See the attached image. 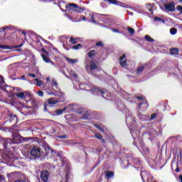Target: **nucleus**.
<instances>
[{"mask_svg":"<svg viewBox=\"0 0 182 182\" xmlns=\"http://www.w3.org/2000/svg\"><path fill=\"white\" fill-rule=\"evenodd\" d=\"M68 72L70 76L74 77L73 85L75 90H86L87 92H91L92 95H96L97 96L101 95L104 99H107V97H109L107 96L109 92L106 90L97 88L92 85V84H82L79 81V76H77V74H76L75 70H70Z\"/></svg>","mask_w":182,"mask_h":182,"instance_id":"f257e3e1","label":"nucleus"},{"mask_svg":"<svg viewBox=\"0 0 182 182\" xmlns=\"http://www.w3.org/2000/svg\"><path fill=\"white\" fill-rule=\"evenodd\" d=\"M30 85H36V86H38V87H41L43 90H52L53 89L57 93H60V88H59V85L58 84V82L56 80L53 79L52 83L50 84V86H49V83L45 84L43 81L36 78L33 80L32 81H28Z\"/></svg>","mask_w":182,"mask_h":182,"instance_id":"f03ea898","label":"nucleus"},{"mask_svg":"<svg viewBox=\"0 0 182 182\" xmlns=\"http://www.w3.org/2000/svg\"><path fill=\"white\" fill-rule=\"evenodd\" d=\"M22 140V136L18 133L13 134V139L9 138L4 139L0 136V144H3L5 149H8L11 144H21Z\"/></svg>","mask_w":182,"mask_h":182,"instance_id":"7ed1b4c3","label":"nucleus"},{"mask_svg":"<svg viewBox=\"0 0 182 182\" xmlns=\"http://www.w3.org/2000/svg\"><path fill=\"white\" fill-rule=\"evenodd\" d=\"M127 124L129 127L130 133L133 137L136 140V139H139V136H140V132L137 129H134L133 126H136V119H134L131 116L127 117Z\"/></svg>","mask_w":182,"mask_h":182,"instance_id":"20e7f679","label":"nucleus"},{"mask_svg":"<svg viewBox=\"0 0 182 182\" xmlns=\"http://www.w3.org/2000/svg\"><path fill=\"white\" fill-rule=\"evenodd\" d=\"M66 109H69L72 112H75V113H77V114H82L83 113V107L76 105V104H70L67 107L62 109H58L55 111L56 114L58 116L60 114H63L65 112H66Z\"/></svg>","mask_w":182,"mask_h":182,"instance_id":"39448f33","label":"nucleus"},{"mask_svg":"<svg viewBox=\"0 0 182 182\" xmlns=\"http://www.w3.org/2000/svg\"><path fill=\"white\" fill-rule=\"evenodd\" d=\"M30 154L34 159H45L46 154L39 146H33L30 150Z\"/></svg>","mask_w":182,"mask_h":182,"instance_id":"423d86ee","label":"nucleus"},{"mask_svg":"<svg viewBox=\"0 0 182 182\" xmlns=\"http://www.w3.org/2000/svg\"><path fill=\"white\" fill-rule=\"evenodd\" d=\"M65 8L68 11H73V12H75L76 14H82L85 11V8L80 7L75 3H69L65 6Z\"/></svg>","mask_w":182,"mask_h":182,"instance_id":"0eeeda50","label":"nucleus"},{"mask_svg":"<svg viewBox=\"0 0 182 182\" xmlns=\"http://www.w3.org/2000/svg\"><path fill=\"white\" fill-rule=\"evenodd\" d=\"M85 69L88 73L91 75L93 74V72L97 69V65H96V63L93 60H90L86 58L85 60Z\"/></svg>","mask_w":182,"mask_h":182,"instance_id":"6e6552de","label":"nucleus"},{"mask_svg":"<svg viewBox=\"0 0 182 182\" xmlns=\"http://www.w3.org/2000/svg\"><path fill=\"white\" fill-rule=\"evenodd\" d=\"M60 102H65V96L60 93V95L55 97H51L48 100V105H56Z\"/></svg>","mask_w":182,"mask_h":182,"instance_id":"1a4fd4ad","label":"nucleus"},{"mask_svg":"<svg viewBox=\"0 0 182 182\" xmlns=\"http://www.w3.org/2000/svg\"><path fill=\"white\" fill-rule=\"evenodd\" d=\"M49 172L46 170L41 171V178L43 182L49 181Z\"/></svg>","mask_w":182,"mask_h":182,"instance_id":"9d476101","label":"nucleus"},{"mask_svg":"<svg viewBox=\"0 0 182 182\" xmlns=\"http://www.w3.org/2000/svg\"><path fill=\"white\" fill-rule=\"evenodd\" d=\"M162 129L161 127H159L156 129H151L150 132H149V135L150 136H160V134H161L162 133Z\"/></svg>","mask_w":182,"mask_h":182,"instance_id":"9b49d317","label":"nucleus"},{"mask_svg":"<svg viewBox=\"0 0 182 182\" xmlns=\"http://www.w3.org/2000/svg\"><path fill=\"white\" fill-rule=\"evenodd\" d=\"M7 177L10 181L15 180L19 177V172H13L7 174Z\"/></svg>","mask_w":182,"mask_h":182,"instance_id":"f8f14e48","label":"nucleus"},{"mask_svg":"<svg viewBox=\"0 0 182 182\" xmlns=\"http://www.w3.org/2000/svg\"><path fill=\"white\" fill-rule=\"evenodd\" d=\"M41 57L46 63H50L53 66H55L52 60L49 58V55L41 54Z\"/></svg>","mask_w":182,"mask_h":182,"instance_id":"ddd939ff","label":"nucleus"},{"mask_svg":"<svg viewBox=\"0 0 182 182\" xmlns=\"http://www.w3.org/2000/svg\"><path fill=\"white\" fill-rule=\"evenodd\" d=\"M165 9L168 11V12H174L176 11V6H174V3H169L168 4H165Z\"/></svg>","mask_w":182,"mask_h":182,"instance_id":"4468645a","label":"nucleus"},{"mask_svg":"<svg viewBox=\"0 0 182 182\" xmlns=\"http://www.w3.org/2000/svg\"><path fill=\"white\" fill-rule=\"evenodd\" d=\"M104 1L109 2V4H112L113 5H118V6H122V8H127V6L126 4H122L119 1H117V0H104Z\"/></svg>","mask_w":182,"mask_h":182,"instance_id":"2eb2a0df","label":"nucleus"},{"mask_svg":"<svg viewBox=\"0 0 182 182\" xmlns=\"http://www.w3.org/2000/svg\"><path fill=\"white\" fill-rule=\"evenodd\" d=\"M138 117L139 120L142 122H149L150 120V115H143L142 114H138Z\"/></svg>","mask_w":182,"mask_h":182,"instance_id":"dca6fc26","label":"nucleus"},{"mask_svg":"<svg viewBox=\"0 0 182 182\" xmlns=\"http://www.w3.org/2000/svg\"><path fill=\"white\" fill-rule=\"evenodd\" d=\"M9 120H7L6 122H9V123H12V122H15L16 123V122L18 121V117L15 114H9Z\"/></svg>","mask_w":182,"mask_h":182,"instance_id":"f3484780","label":"nucleus"},{"mask_svg":"<svg viewBox=\"0 0 182 182\" xmlns=\"http://www.w3.org/2000/svg\"><path fill=\"white\" fill-rule=\"evenodd\" d=\"M65 59L70 65H75V63H77L79 62V60L77 58L72 59V58H65Z\"/></svg>","mask_w":182,"mask_h":182,"instance_id":"a211bd4d","label":"nucleus"},{"mask_svg":"<svg viewBox=\"0 0 182 182\" xmlns=\"http://www.w3.org/2000/svg\"><path fill=\"white\" fill-rule=\"evenodd\" d=\"M145 5L148 11H149L151 14H153V9H154V4L146 3Z\"/></svg>","mask_w":182,"mask_h":182,"instance_id":"6ab92c4d","label":"nucleus"},{"mask_svg":"<svg viewBox=\"0 0 182 182\" xmlns=\"http://www.w3.org/2000/svg\"><path fill=\"white\" fill-rule=\"evenodd\" d=\"M130 63H132V61H127V60L120 61V65L122 66V68H127Z\"/></svg>","mask_w":182,"mask_h":182,"instance_id":"aec40b11","label":"nucleus"},{"mask_svg":"<svg viewBox=\"0 0 182 182\" xmlns=\"http://www.w3.org/2000/svg\"><path fill=\"white\" fill-rule=\"evenodd\" d=\"M59 39H60V42L63 43V48H65V42H66V41H68V38L65 36H60Z\"/></svg>","mask_w":182,"mask_h":182,"instance_id":"412c9836","label":"nucleus"},{"mask_svg":"<svg viewBox=\"0 0 182 182\" xmlns=\"http://www.w3.org/2000/svg\"><path fill=\"white\" fill-rule=\"evenodd\" d=\"M144 68H145L144 65L138 67V68L136 69L137 75H141V72H143L144 70Z\"/></svg>","mask_w":182,"mask_h":182,"instance_id":"4be33fe9","label":"nucleus"},{"mask_svg":"<svg viewBox=\"0 0 182 182\" xmlns=\"http://www.w3.org/2000/svg\"><path fill=\"white\" fill-rule=\"evenodd\" d=\"M26 92H17L16 96L20 97V99H25V95Z\"/></svg>","mask_w":182,"mask_h":182,"instance_id":"5701e85b","label":"nucleus"},{"mask_svg":"<svg viewBox=\"0 0 182 182\" xmlns=\"http://www.w3.org/2000/svg\"><path fill=\"white\" fill-rule=\"evenodd\" d=\"M107 178H112L114 176V172L108 171L105 174Z\"/></svg>","mask_w":182,"mask_h":182,"instance_id":"b1692460","label":"nucleus"},{"mask_svg":"<svg viewBox=\"0 0 182 182\" xmlns=\"http://www.w3.org/2000/svg\"><path fill=\"white\" fill-rule=\"evenodd\" d=\"M95 55H96V50H92L88 53L87 56L92 59Z\"/></svg>","mask_w":182,"mask_h":182,"instance_id":"393cba45","label":"nucleus"},{"mask_svg":"<svg viewBox=\"0 0 182 182\" xmlns=\"http://www.w3.org/2000/svg\"><path fill=\"white\" fill-rule=\"evenodd\" d=\"M170 52L171 55H178V49L177 48H171Z\"/></svg>","mask_w":182,"mask_h":182,"instance_id":"a878e982","label":"nucleus"},{"mask_svg":"<svg viewBox=\"0 0 182 182\" xmlns=\"http://www.w3.org/2000/svg\"><path fill=\"white\" fill-rule=\"evenodd\" d=\"M127 31H128L129 33L131 36L134 35V29L132 28V27L128 26V27L127 28Z\"/></svg>","mask_w":182,"mask_h":182,"instance_id":"bb28decb","label":"nucleus"},{"mask_svg":"<svg viewBox=\"0 0 182 182\" xmlns=\"http://www.w3.org/2000/svg\"><path fill=\"white\" fill-rule=\"evenodd\" d=\"M131 160H132L134 164H136V165L141 164V163L140 162V160L138 158H132Z\"/></svg>","mask_w":182,"mask_h":182,"instance_id":"cd10ccee","label":"nucleus"},{"mask_svg":"<svg viewBox=\"0 0 182 182\" xmlns=\"http://www.w3.org/2000/svg\"><path fill=\"white\" fill-rule=\"evenodd\" d=\"M154 21L155 22H162V23H166V21H164V19H161V18H159V17H155V18H154Z\"/></svg>","mask_w":182,"mask_h":182,"instance_id":"c85d7f7f","label":"nucleus"},{"mask_svg":"<svg viewBox=\"0 0 182 182\" xmlns=\"http://www.w3.org/2000/svg\"><path fill=\"white\" fill-rule=\"evenodd\" d=\"M109 29H111L114 33H122V35H124V36H126V34H124V33H122V32L119 31V30H117L116 28H109Z\"/></svg>","mask_w":182,"mask_h":182,"instance_id":"c756f323","label":"nucleus"},{"mask_svg":"<svg viewBox=\"0 0 182 182\" xmlns=\"http://www.w3.org/2000/svg\"><path fill=\"white\" fill-rule=\"evenodd\" d=\"M143 105H144V109H147V106H149V104H147L146 102L139 103V105H138L139 108L140 109L141 107V106H143Z\"/></svg>","mask_w":182,"mask_h":182,"instance_id":"7c9ffc66","label":"nucleus"},{"mask_svg":"<svg viewBox=\"0 0 182 182\" xmlns=\"http://www.w3.org/2000/svg\"><path fill=\"white\" fill-rule=\"evenodd\" d=\"M170 33H171V35H176V33H177V28H171L170 29Z\"/></svg>","mask_w":182,"mask_h":182,"instance_id":"2f4dec72","label":"nucleus"},{"mask_svg":"<svg viewBox=\"0 0 182 182\" xmlns=\"http://www.w3.org/2000/svg\"><path fill=\"white\" fill-rule=\"evenodd\" d=\"M145 39L147 42H154V39L151 38L149 35L145 36Z\"/></svg>","mask_w":182,"mask_h":182,"instance_id":"473e14b6","label":"nucleus"},{"mask_svg":"<svg viewBox=\"0 0 182 182\" xmlns=\"http://www.w3.org/2000/svg\"><path fill=\"white\" fill-rule=\"evenodd\" d=\"M77 41V38H74L73 37L70 38V42L73 43V45H76V43H77V41Z\"/></svg>","mask_w":182,"mask_h":182,"instance_id":"72a5a7b5","label":"nucleus"},{"mask_svg":"<svg viewBox=\"0 0 182 182\" xmlns=\"http://www.w3.org/2000/svg\"><path fill=\"white\" fill-rule=\"evenodd\" d=\"M80 48H82V44H77L76 46L71 47V48L74 49L75 50H77V49H80Z\"/></svg>","mask_w":182,"mask_h":182,"instance_id":"f704fd0d","label":"nucleus"},{"mask_svg":"<svg viewBox=\"0 0 182 182\" xmlns=\"http://www.w3.org/2000/svg\"><path fill=\"white\" fill-rule=\"evenodd\" d=\"M0 49H12L11 46L0 45Z\"/></svg>","mask_w":182,"mask_h":182,"instance_id":"c9c22d12","label":"nucleus"},{"mask_svg":"<svg viewBox=\"0 0 182 182\" xmlns=\"http://www.w3.org/2000/svg\"><path fill=\"white\" fill-rule=\"evenodd\" d=\"M95 137L98 139V140H102L103 139V136H102L100 133H95Z\"/></svg>","mask_w":182,"mask_h":182,"instance_id":"e433bc0d","label":"nucleus"},{"mask_svg":"<svg viewBox=\"0 0 182 182\" xmlns=\"http://www.w3.org/2000/svg\"><path fill=\"white\" fill-rule=\"evenodd\" d=\"M156 117H157V114L154 113L151 115V117H149V120H154V119H156Z\"/></svg>","mask_w":182,"mask_h":182,"instance_id":"4c0bfd02","label":"nucleus"},{"mask_svg":"<svg viewBox=\"0 0 182 182\" xmlns=\"http://www.w3.org/2000/svg\"><path fill=\"white\" fill-rule=\"evenodd\" d=\"M46 93L47 95H50V96H52L53 95H54V96H56V94H55V92H53L52 90H47Z\"/></svg>","mask_w":182,"mask_h":182,"instance_id":"58836bf2","label":"nucleus"},{"mask_svg":"<svg viewBox=\"0 0 182 182\" xmlns=\"http://www.w3.org/2000/svg\"><path fill=\"white\" fill-rule=\"evenodd\" d=\"M117 106L119 110H124V105L123 104H117Z\"/></svg>","mask_w":182,"mask_h":182,"instance_id":"ea45409f","label":"nucleus"},{"mask_svg":"<svg viewBox=\"0 0 182 182\" xmlns=\"http://www.w3.org/2000/svg\"><path fill=\"white\" fill-rule=\"evenodd\" d=\"M0 79H1V80H0V85H1V86H2L3 85H5V80H4V77H2V76L1 75Z\"/></svg>","mask_w":182,"mask_h":182,"instance_id":"a19ab883","label":"nucleus"},{"mask_svg":"<svg viewBox=\"0 0 182 182\" xmlns=\"http://www.w3.org/2000/svg\"><path fill=\"white\" fill-rule=\"evenodd\" d=\"M0 182H6V181L5 180V176H4L3 175H0Z\"/></svg>","mask_w":182,"mask_h":182,"instance_id":"79ce46f5","label":"nucleus"},{"mask_svg":"<svg viewBox=\"0 0 182 182\" xmlns=\"http://www.w3.org/2000/svg\"><path fill=\"white\" fill-rule=\"evenodd\" d=\"M37 95L38 96H40L41 97H43V91H41V90L38 91Z\"/></svg>","mask_w":182,"mask_h":182,"instance_id":"37998d69","label":"nucleus"},{"mask_svg":"<svg viewBox=\"0 0 182 182\" xmlns=\"http://www.w3.org/2000/svg\"><path fill=\"white\" fill-rule=\"evenodd\" d=\"M95 46H97V47L103 46V42H102V41L97 42L95 44Z\"/></svg>","mask_w":182,"mask_h":182,"instance_id":"c03bdc74","label":"nucleus"},{"mask_svg":"<svg viewBox=\"0 0 182 182\" xmlns=\"http://www.w3.org/2000/svg\"><path fill=\"white\" fill-rule=\"evenodd\" d=\"M177 11H180V14H182V6H177L176 7Z\"/></svg>","mask_w":182,"mask_h":182,"instance_id":"a18cd8bd","label":"nucleus"},{"mask_svg":"<svg viewBox=\"0 0 182 182\" xmlns=\"http://www.w3.org/2000/svg\"><path fill=\"white\" fill-rule=\"evenodd\" d=\"M126 58V54L122 55L120 58H119V61L122 62V60H124Z\"/></svg>","mask_w":182,"mask_h":182,"instance_id":"49530a36","label":"nucleus"},{"mask_svg":"<svg viewBox=\"0 0 182 182\" xmlns=\"http://www.w3.org/2000/svg\"><path fill=\"white\" fill-rule=\"evenodd\" d=\"M91 21L93 23H96V20H95V16H91Z\"/></svg>","mask_w":182,"mask_h":182,"instance_id":"de8ad7c7","label":"nucleus"},{"mask_svg":"<svg viewBox=\"0 0 182 182\" xmlns=\"http://www.w3.org/2000/svg\"><path fill=\"white\" fill-rule=\"evenodd\" d=\"M14 182H31V181H24V180H22V179H18V180L15 181Z\"/></svg>","mask_w":182,"mask_h":182,"instance_id":"09e8293b","label":"nucleus"},{"mask_svg":"<svg viewBox=\"0 0 182 182\" xmlns=\"http://www.w3.org/2000/svg\"><path fill=\"white\" fill-rule=\"evenodd\" d=\"M41 52H43V53H45V55H49V53H48V51H46V50H45V48H42Z\"/></svg>","mask_w":182,"mask_h":182,"instance_id":"8fccbe9b","label":"nucleus"},{"mask_svg":"<svg viewBox=\"0 0 182 182\" xmlns=\"http://www.w3.org/2000/svg\"><path fill=\"white\" fill-rule=\"evenodd\" d=\"M59 139H68V136L67 135H63L59 136Z\"/></svg>","mask_w":182,"mask_h":182,"instance_id":"3c124183","label":"nucleus"},{"mask_svg":"<svg viewBox=\"0 0 182 182\" xmlns=\"http://www.w3.org/2000/svg\"><path fill=\"white\" fill-rule=\"evenodd\" d=\"M28 76H31V77H36V75L32 73H29Z\"/></svg>","mask_w":182,"mask_h":182,"instance_id":"603ef678","label":"nucleus"},{"mask_svg":"<svg viewBox=\"0 0 182 182\" xmlns=\"http://www.w3.org/2000/svg\"><path fill=\"white\" fill-rule=\"evenodd\" d=\"M136 99H138V100H143L144 97H136Z\"/></svg>","mask_w":182,"mask_h":182,"instance_id":"864d4df0","label":"nucleus"},{"mask_svg":"<svg viewBox=\"0 0 182 182\" xmlns=\"http://www.w3.org/2000/svg\"><path fill=\"white\" fill-rule=\"evenodd\" d=\"M94 126H95V127H96V129H98V130H99L100 126H99L98 124H95Z\"/></svg>","mask_w":182,"mask_h":182,"instance_id":"5fc2aeb1","label":"nucleus"},{"mask_svg":"<svg viewBox=\"0 0 182 182\" xmlns=\"http://www.w3.org/2000/svg\"><path fill=\"white\" fill-rule=\"evenodd\" d=\"M175 171H176V173H180V168H176V170H175Z\"/></svg>","mask_w":182,"mask_h":182,"instance_id":"6e6d98bb","label":"nucleus"},{"mask_svg":"<svg viewBox=\"0 0 182 182\" xmlns=\"http://www.w3.org/2000/svg\"><path fill=\"white\" fill-rule=\"evenodd\" d=\"M44 112H48V108L46 107V105L44 106Z\"/></svg>","mask_w":182,"mask_h":182,"instance_id":"4d7b16f0","label":"nucleus"},{"mask_svg":"<svg viewBox=\"0 0 182 182\" xmlns=\"http://www.w3.org/2000/svg\"><path fill=\"white\" fill-rule=\"evenodd\" d=\"M21 80H26V79L25 78V75H22L21 76Z\"/></svg>","mask_w":182,"mask_h":182,"instance_id":"13d9d810","label":"nucleus"},{"mask_svg":"<svg viewBox=\"0 0 182 182\" xmlns=\"http://www.w3.org/2000/svg\"><path fill=\"white\" fill-rule=\"evenodd\" d=\"M140 176H141V177L142 181H144V178H143V173H140Z\"/></svg>","mask_w":182,"mask_h":182,"instance_id":"bf43d9fd","label":"nucleus"},{"mask_svg":"<svg viewBox=\"0 0 182 182\" xmlns=\"http://www.w3.org/2000/svg\"><path fill=\"white\" fill-rule=\"evenodd\" d=\"M98 130H100V132H105V130H103L102 129V127H100V129H98Z\"/></svg>","mask_w":182,"mask_h":182,"instance_id":"052dcab7","label":"nucleus"},{"mask_svg":"<svg viewBox=\"0 0 182 182\" xmlns=\"http://www.w3.org/2000/svg\"><path fill=\"white\" fill-rule=\"evenodd\" d=\"M47 82H50V77H47Z\"/></svg>","mask_w":182,"mask_h":182,"instance_id":"680f3d73","label":"nucleus"},{"mask_svg":"<svg viewBox=\"0 0 182 182\" xmlns=\"http://www.w3.org/2000/svg\"><path fill=\"white\" fill-rule=\"evenodd\" d=\"M179 179L181 180V182H182V176L181 175L179 176Z\"/></svg>","mask_w":182,"mask_h":182,"instance_id":"e2e57ef3","label":"nucleus"},{"mask_svg":"<svg viewBox=\"0 0 182 182\" xmlns=\"http://www.w3.org/2000/svg\"><path fill=\"white\" fill-rule=\"evenodd\" d=\"M82 21H86V18L85 16L82 17Z\"/></svg>","mask_w":182,"mask_h":182,"instance_id":"0e129e2a","label":"nucleus"},{"mask_svg":"<svg viewBox=\"0 0 182 182\" xmlns=\"http://www.w3.org/2000/svg\"><path fill=\"white\" fill-rule=\"evenodd\" d=\"M133 144H134V146H137V145L136 144V142H135V141L133 142Z\"/></svg>","mask_w":182,"mask_h":182,"instance_id":"69168bd1","label":"nucleus"},{"mask_svg":"<svg viewBox=\"0 0 182 182\" xmlns=\"http://www.w3.org/2000/svg\"><path fill=\"white\" fill-rule=\"evenodd\" d=\"M141 147H143V142H140Z\"/></svg>","mask_w":182,"mask_h":182,"instance_id":"338daca9","label":"nucleus"},{"mask_svg":"<svg viewBox=\"0 0 182 182\" xmlns=\"http://www.w3.org/2000/svg\"><path fill=\"white\" fill-rule=\"evenodd\" d=\"M4 31H5V29H8V27L6 28H3Z\"/></svg>","mask_w":182,"mask_h":182,"instance_id":"774afa93","label":"nucleus"}]
</instances>
